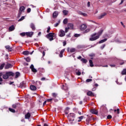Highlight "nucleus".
Instances as JSON below:
<instances>
[{
	"mask_svg": "<svg viewBox=\"0 0 126 126\" xmlns=\"http://www.w3.org/2000/svg\"><path fill=\"white\" fill-rule=\"evenodd\" d=\"M103 33V30H100L98 33H94L92 34L91 37L90 38V41H95L97 39H99L100 38V36H101V34Z\"/></svg>",
	"mask_w": 126,
	"mask_h": 126,
	"instance_id": "1",
	"label": "nucleus"
},
{
	"mask_svg": "<svg viewBox=\"0 0 126 126\" xmlns=\"http://www.w3.org/2000/svg\"><path fill=\"white\" fill-rule=\"evenodd\" d=\"M68 119L70 122V124L71 125H74V124H75V114L74 113H70L68 115Z\"/></svg>",
	"mask_w": 126,
	"mask_h": 126,
	"instance_id": "2",
	"label": "nucleus"
},
{
	"mask_svg": "<svg viewBox=\"0 0 126 126\" xmlns=\"http://www.w3.org/2000/svg\"><path fill=\"white\" fill-rule=\"evenodd\" d=\"M14 73L12 72H6L5 74H2L3 79H7L9 76H13Z\"/></svg>",
	"mask_w": 126,
	"mask_h": 126,
	"instance_id": "3",
	"label": "nucleus"
},
{
	"mask_svg": "<svg viewBox=\"0 0 126 126\" xmlns=\"http://www.w3.org/2000/svg\"><path fill=\"white\" fill-rule=\"evenodd\" d=\"M55 36V33L54 32H50L48 33L46 37L49 40V41H53L54 40V37Z\"/></svg>",
	"mask_w": 126,
	"mask_h": 126,
	"instance_id": "4",
	"label": "nucleus"
},
{
	"mask_svg": "<svg viewBox=\"0 0 126 126\" xmlns=\"http://www.w3.org/2000/svg\"><path fill=\"white\" fill-rule=\"evenodd\" d=\"M59 35L60 37H64V36H65L64 31H63V30H61L59 32Z\"/></svg>",
	"mask_w": 126,
	"mask_h": 126,
	"instance_id": "5",
	"label": "nucleus"
},
{
	"mask_svg": "<svg viewBox=\"0 0 126 126\" xmlns=\"http://www.w3.org/2000/svg\"><path fill=\"white\" fill-rule=\"evenodd\" d=\"M34 34V32H26V35L28 36V37H32V36H33V34Z\"/></svg>",
	"mask_w": 126,
	"mask_h": 126,
	"instance_id": "6",
	"label": "nucleus"
},
{
	"mask_svg": "<svg viewBox=\"0 0 126 126\" xmlns=\"http://www.w3.org/2000/svg\"><path fill=\"white\" fill-rule=\"evenodd\" d=\"M5 48L6 50H8V52H12V51H13V49H12V47H10L9 45L5 46Z\"/></svg>",
	"mask_w": 126,
	"mask_h": 126,
	"instance_id": "7",
	"label": "nucleus"
},
{
	"mask_svg": "<svg viewBox=\"0 0 126 126\" xmlns=\"http://www.w3.org/2000/svg\"><path fill=\"white\" fill-rule=\"evenodd\" d=\"M87 27V26L86 25L83 24L80 26V30H81L82 31H84L85 29H86Z\"/></svg>",
	"mask_w": 126,
	"mask_h": 126,
	"instance_id": "8",
	"label": "nucleus"
},
{
	"mask_svg": "<svg viewBox=\"0 0 126 126\" xmlns=\"http://www.w3.org/2000/svg\"><path fill=\"white\" fill-rule=\"evenodd\" d=\"M30 27L32 29V31H35V30H36V28L35 27V25L34 23H32L30 24Z\"/></svg>",
	"mask_w": 126,
	"mask_h": 126,
	"instance_id": "9",
	"label": "nucleus"
},
{
	"mask_svg": "<svg viewBox=\"0 0 126 126\" xmlns=\"http://www.w3.org/2000/svg\"><path fill=\"white\" fill-rule=\"evenodd\" d=\"M106 15H107V13H103L98 17V19H101V18H104V17L106 16Z\"/></svg>",
	"mask_w": 126,
	"mask_h": 126,
	"instance_id": "10",
	"label": "nucleus"
},
{
	"mask_svg": "<svg viewBox=\"0 0 126 126\" xmlns=\"http://www.w3.org/2000/svg\"><path fill=\"white\" fill-rule=\"evenodd\" d=\"M30 68H31L32 71V72H37V70L34 68V65L32 64L30 66Z\"/></svg>",
	"mask_w": 126,
	"mask_h": 126,
	"instance_id": "11",
	"label": "nucleus"
},
{
	"mask_svg": "<svg viewBox=\"0 0 126 126\" xmlns=\"http://www.w3.org/2000/svg\"><path fill=\"white\" fill-rule=\"evenodd\" d=\"M20 88H25V82L23 81L20 84Z\"/></svg>",
	"mask_w": 126,
	"mask_h": 126,
	"instance_id": "12",
	"label": "nucleus"
},
{
	"mask_svg": "<svg viewBox=\"0 0 126 126\" xmlns=\"http://www.w3.org/2000/svg\"><path fill=\"white\" fill-rule=\"evenodd\" d=\"M30 117H31V114L29 112H28L25 115V119H26L29 120V119H30Z\"/></svg>",
	"mask_w": 126,
	"mask_h": 126,
	"instance_id": "13",
	"label": "nucleus"
},
{
	"mask_svg": "<svg viewBox=\"0 0 126 126\" xmlns=\"http://www.w3.org/2000/svg\"><path fill=\"white\" fill-rule=\"evenodd\" d=\"M11 67H12V65L10 63H7L6 65L5 68V69H8V68H11Z\"/></svg>",
	"mask_w": 126,
	"mask_h": 126,
	"instance_id": "14",
	"label": "nucleus"
},
{
	"mask_svg": "<svg viewBox=\"0 0 126 126\" xmlns=\"http://www.w3.org/2000/svg\"><path fill=\"white\" fill-rule=\"evenodd\" d=\"M58 15H59V12H58V11H55L53 14V18H56V17H57Z\"/></svg>",
	"mask_w": 126,
	"mask_h": 126,
	"instance_id": "15",
	"label": "nucleus"
},
{
	"mask_svg": "<svg viewBox=\"0 0 126 126\" xmlns=\"http://www.w3.org/2000/svg\"><path fill=\"white\" fill-rule=\"evenodd\" d=\"M91 113H92V114H94V115H98V111L95 109L91 110Z\"/></svg>",
	"mask_w": 126,
	"mask_h": 126,
	"instance_id": "16",
	"label": "nucleus"
},
{
	"mask_svg": "<svg viewBox=\"0 0 126 126\" xmlns=\"http://www.w3.org/2000/svg\"><path fill=\"white\" fill-rule=\"evenodd\" d=\"M30 89L31 90H32V91H35V90H36L37 89V88H36V86H35L34 85H31L30 86Z\"/></svg>",
	"mask_w": 126,
	"mask_h": 126,
	"instance_id": "17",
	"label": "nucleus"
},
{
	"mask_svg": "<svg viewBox=\"0 0 126 126\" xmlns=\"http://www.w3.org/2000/svg\"><path fill=\"white\" fill-rule=\"evenodd\" d=\"M24 10H25V7H24V6H22L20 7V8H19L20 12L22 13V11H24Z\"/></svg>",
	"mask_w": 126,
	"mask_h": 126,
	"instance_id": "18",
	"label": "nucleus"
},
{
	"mask_svg": "<svg viewBox=\"0 0 126 126\" xmlns=\"http://www.w3.org/2000/svg\"><path fill=\"white\" fill-rule=\"evenodd\" d=\"M87 95L88 96H94V93H93L91 91H89L87 92Z\"/></svg>",
	"mask_w": 126,
	"mask_h": 126,
	"instance_id": "19",
	"label": "nucleus"
},
{
	"mask_svg": "<svg viewBox=\"0 0 126 126\" xmlns=\"http://www.w3.org/2000/svg\"><path fill=\"white\" fill-rule=\"evenodd\" d=\"M14 29H15V28H14V26L12 25L11 26H10L9 28V31H13V30H14Z\"/></svg>",
	"mask_w": 126,
	"mask_h": 126,
	"instance_id": "20",
	"label": "nucleus"
},
{
	"mask_svg": "<svg viewBox=\"0 0 126 126\" xmlns=\"http://www.w3.org/2000/svg\"><path fill=\"white\" fill-rule=\"evenodd\" d=\"M68 28L71 30L73 29V24H68Z\"/></svg>",
	"mask_w": 126,
	"mask_h": 126,
	"instance_id": "21",
	"label": "nucleus"
},
{
	"mask_svg": "<svg viewBox=\"0 0 126 126\" xmlns=\"http://www.w3.org/2000/svg\"><path fill=\"white\" fill-rule=\"evenodd\" d=\"M63 89L64 90H67L68 89V87L67 86V85H66V84L63 85Z\"/></svg>",
	"mask_w": 126,
	"mask_h": 126,
	"instance_id": "22",
	"label": "nucleus"
},
{
	"mask_svg": "<svg viewBox=\"0 0 126 126\" xmlns=\"http://www.w3.org/2000/svg\"><path fill=\"white\" fill-rule=\"evenodd\" d=\"M76 74H77V75H81V72L79 69H76Z\"/></svg>",
	"mask_w": 126,
	"mask_h": 126,
	"instance_id": "23",
	"label": "nucleus"
},
{
	"mask_svg": "<svg viewBox=\"0 0 126 126\" xmlns=\"http://www.w3.org/2000/svg\"><path fill=\"white\" fill-rule=\"evenodd\" d=\"M81 62H82L83 63H87V60L82 58L81 59Z\"/></svg>",
	"mask_w": 126,
	"mask_h": 126,
	"instance_id": "24",
	"label": "nucleus"
},
{
	"mask_svg": "<svg viewBox=\"0 0 126 126\" xmlns=\"http://www.w3.org/2000/svg\"><path fill=\"white\" fill-rule=\"evenodd\" d=\"M89 63H90V66L91 67H93L94 66V64H93V62L92 60H89Z\"/></svg>",
	"mask_w": 126,
	"mask_h": 126,
	"instance_id": "25",
	"label": "nucleus"
},
{
	"mask_svg": "<svg viewBox=\"0 0 126 126\" xmlns=\"http://www.w3.org/2000/svg\"><path fill=\"white\" fill-rule=\"evenodd\" d=\"M63 13L64 15H67V14H68V11H67V10H63Z\"/></svg>",
	"mask_w": 126,
	"mask_h": 126,
	"instance_id": "26",
	"label": "nucleus"
},
{
	"mask_svg": "<svg viewBox=\"0 0 126 126\" xmlns=\"http://www.w3.org/2000/svg\"><path fill=\"white\" fill-rule=\"evenodd\" d=\"M19 76H20V73H19V72H16L15 78H18V77H19Z\"/></svg>",
	"mask_w": 126,
	"mask_h": 126,
	"instance_id": "27",
	"label": "nucleus"
},
{
	"mask_svg": "<svg viewBox=\"0 0 126 126\" xmlns=\"http://www.w3.org/2000/svg\"><path fill=\"white\" fill-rule=\"evenodd\" d=\"M106 41H107V38L101 40L99 41V44H102V43H104V42H106Z\"/></svg>",
	"mask_w": 126,
	"mask_h": 126,
	"instance_id": "28",
	"label": "nucleus"
},
{
	"mask_svg": "<svg viewBox=\"0 0 126 126\" xmlns=\"http://www.w3.org/2000/svg\"><path fill=\"white\" fill-rule=\"evenodd\" d=\"M4 65H5V63H4L1 64L0 65V70H1V69H3V67H4Z\"/></svg>",
	"mask_w": 126,
	"mask_h": 126,
	"instance_id": "29",
	"label": "nucleus"
},
{
	"mask_svg": "<svg viewBox=\"0 0 126 126\" xmlns=\"http://www.w3.org/2000/svg\"><path fill=\"white\" fill-rule=\"evenodd\" d=\"M121 74H122V75H126V69H124L122 71Z\"/></svg>",
	"mask_w": 126,
	"mask_h": 126,
	"instance_id": "30",
	"label": "nucleus"
},
{
	"mask_svg": "<svg viewBox=\"0 0 126 126\" xmlns=\"http://www.w3.org/2000/svg\"><path fill=\"white\" fill-rule=\"evenodd\" d=\"M30 53L29 51H25L23 52V55H25V56H27V55H29Z\"/></svg>",
	"mask_w": 126,
	"mask_h": 126,
	"instance_id": "31",
	"label": "nucleus"
},
{
	"mask_svg": "<svg viewBox=\"0 0 126 126\" xmlns=\"http://www.w3.org/2000/svg\"><path fill=\"white\" fill-rule=\"evenodd\" d=\"M67 22H68L67 19H64L63 21V24H67Z\"/></svg>",
	"mask_w": 126,
	"mask_h": 126,
	"instance_id": "32",
	"label": "nucleus"
},
{
	"mask_svg": "<svg viewBox=\"0 0 126 126\" xmlns=\"http://www.w3.org/2000/svg\"><path fill=\"white\" fill-rule=\"evenodd\" d=\"M116 112H117V114L119 115V114H120V109L118 108L117 109H115L114 112L116 113Z\"/></svg>",
	"mask_w": 126,
	"mask_h": 126,
	"instance_id": "33",
	"label": "nucleus"
},
{
	"mask_svg": "<svg viewBox=\"0 0 126 126\" xmlns=\"http://www.w3.org/2000/svg\"><path fill=\"white\" fill-rule=\"evenodd\" d=\"M9 111H10V112H11L12 113H15V110L10 108H9Z\"/></svg>",
	"mask_w": 126,
	"mask_h": 126,
	"instance_id": "34",
	"label": "nucleus"
},
{
	"mask_svg": "<svg viewBox=\"0 0 126 126\" xmlns=\"http://www.w3.org/2000/svg\"><path fill=\"white\" fill-rule=\"evenodd\" d=\"M70 52L71 53H74V52H75V48H71L70 49Z\"/></svg>",
	"mask_w": 126,
	"mask_h": 126,
	"instance_id": "35",
	"label": "nucleus"
},
{
	"mask_svg": "<svg viewBox=\"0 0 126 126\" xmlns=\"http://www.w3.org/2000/svg\"><path fill=\"white\" fill-rule=\"evenodd\" d=\"M52 96L53 97H54V98H57L58 94L56 93H53L52 94Z\"/></svg>",
	"mask_w": 126,
	"mask_h": 126,
	"instance_id": "36",
	"label": "nucleus"
},
{
	"mask_svg": "<svg viewBox=\"0 0 126 126\" xmlns=\"http://www.w3.org/2000/svg\"><path fill=\"white\" fill-rule=\"evenodd\" d=\"M25 18L24 16H22L20 19H19L18 21H22V20H24V19Z\"/></svg>",
	"mask_w": 126,
	"mask_h": 126,
	"instance_id": "37",
	"label": "nucleus"
},
{
	"mask_svg": "<svg viewBox=\"0 0 126 126\" xmlns=\"http://www.w3.org/2000/svg\"><path fill=\"white\" fill-rule=\"evenodd\" d=\"M1 76H2V73H0V82H2V78H1Z\"/></svg>",
	"mask_w": 126,
	"mask_h": 126,
	"instance_id": "38",
	"label": "nucleus"
},
{
	"mask_svg": "<svg viewBox=\"0 0 126 126\" xmlns=\"http://www.w3.org/2000/svg\"><path fill=\"white\" fill-rule=\"evenodd\" d=\"M26 61L27 62V63H30V61H31V60L29 58H27L26 59Z\"/></svg>",
	"mask_w": 126,
	"mask_h": 126,
	"instance_id": "39",
	"label": "nucleus"
},
{
	"mask_svg": "<svg viewBox=\"0 0 126 126\" xmlns=\"http://www.w3.org/2000/svg\"><path fill=\"white\" fill-rule=\"evenodd\" d=\"M60 22L59 21L58 23H57L54 25V27H58V26H59V25H60Z\"/></svg>",
	"mask_w": 126,
	"mask_h": 126,
	"instance_id": "40",
	"label": "nucleus"
},
{
	"mask_svg": "<svg viewBox=\"0 0 126 126\" xmlns=\"http://www.w3.org/2000/svg\"><path fill=\"white\" fill-rule=\"evenodd\" d=\"M50 30H51V27H48L47 30V33H50Z\"/></svg>",
	"mask_w": 126,
	"mask_h": 126,
	"instance_id": "41",
	"label": "nucleus"
},
{
	"mask_svg": "<svg viewBox=\"0 0 126 126\" xmlns=\"http://www.w3.org/2000/svg\"><path fill=\"white\" fill-rule=\"evenodd\" d=\"M80 34L75 33L74 34V37H76V38H77L78 37H80Z\"/></svg>",
	"mask_w": 126,
	"mask_h": 126,
	"instance_id": "42",
	"label": "nucleus"
},
{
	"mask_svg": "<svg viewBox=\"0 0 126 126\" xmlns=\"http://www.w3.org/2000/svg\"><path fill=\"white\" fill-rule=\"evenodd\" d=\"M69 28L68 27V28H65V33H67V32H68V30H69Z\"/></svg>",
	"mask_w": 126,
	"mask_h": 126,
	"instance_id": "43",
	"label": "nucleus"
},
{
	"mask_svg": "<svg viewBox=\"0 0 126 126\" xmlns=\"http://www.w3.org/2000/svg\"><path fill=\"white\" fill-rule=\"evenodd\" d=\"M27 12L28 13H30V12H31V8H28L27 9Z\"/></svg>",
	"mask_w": 126,
	"mask_h": 126,
	"instance_id": "44",
	"label": "nucleus"
},
{
	"mask_svg": "<svg viewBox=\"0 0 126 126\" xmlns=\"http://www.w3.org/2000/svg\"><path fill=\"white\" fill-rule=\"evenodd\" d=\"M21 14H22V13L21 12H19L18 14V18H19V17L21 16Z\"/></svg>",
	"mask_w": 126,
	"mask_h": 126,
	"instance_id": "45",
	"label": "nucleus"
},
{
	"mask_svg": "<svg viewBox=\"0 0 126 126\" xmlns=\"http://www.w3.org/2000/svg\"><path fill=\"white\" fill-rule=\"evenodd\" d=\"M81 15H83V16L86 17L87 16V14L85 13H81Z\"/></svg>",
	"mask_w": 126,
	"mask_h": 126,
	"instance_id": "46",
	"label": "nucleus"
},
{
	"mask_svg": "<svg viewBox=\"0 0 126 126\" xmlns=\"http://www.w3.org/2000/svg\"><path fill=\"white\" fill-rule=\"evenodd\" d=\"M90 30L89 29H88L85 31L84 33H88V32H90Z\"/></svg>",
	"mask_w": 126,
	"mask_h": 126,
	"instance_id": "47",
	"label": "nucleus"
},
{
	"mask_svg": "<svg viewBox=\"0 0 126 126\" xmlns=\"http://www.w3.org/2000/svg\"><path fill=\"white\" fill-rule=\"evenodd\" d=\"M105 47H106V44H103L102 46H101L100 47V49L101 50H103V49H104V48H105Z\"/></svg>",
	"mask_w": 126,
	"mask_h": 126,
	"instance_id": "48",
	"label": "nucleus"
},
{
	"mask_svg": "<svg viewBox=\"0 0 126 126\" xmlns=\"http://www.w3.org/2000/svg\"><path fill=\"white\" fill-rule=\"evenodd\" d=\"M91 81H92V79H88L86 80V82H91Z\"/></svg>",
	"mask_w": 126,
	"mask_h": 126,
	"instance_id": "49",
	"label": "nucleus"
},
{
	"mask_svg": "<svg viewBox=\"0 0 126 126\" xmlns=\"http://www.w3.org/2000/svg\"><path fill=\"white\" fill-rule=\"evenodd\" d=\"M90 119H91L90 117L87 118V119L86 120L87 123H89V122H90Z\"/></svg>",
	"mask_w": 126,
	"mask_h": 126,
	"instance_id": "50",
	"label": "nucleus"
},
{
	"mask_svg": "<svg viewBox=\"0 0 126 126\" xmlns=\"http://www.w3.org/2000/svg\"><path fill=\"white\" fill-rule=\"evenodd\" d=\"M21 36H25L26 35V32H22L20 33Z\"/></svg>",
	"mask_w": 126,
	"mask_h": 126,
	"instance_id": "51",
	"label": "nucleus"
},
{
	"mask_svg": "<svg viewBox=\"0 0 126 126\" xmlns=\"http://www.w3.org/2000/svg\"><path fill=\"white\" fill-rule=\"evenodd\" d=\"M109 65L111 67H115V66H116V65H115V64H110Z\"/></svg>",
	"mask_w": 126,
	"mask_h": 126,
	"instance_id": "52",
	"label": "nucleus"
},
{
	"mask_svg": "<svg viewBox=\"0 0 126 126\" xmlns=\"http://www.w3.org/2000/svg\"><path fill=\"white\" fill-rule=\"evenodd\" d=\"M107 119H108V120H110V119H112V116L111 115H108L107 117Z\"/></svg>",
	"mask_w": 126,
	"mask_h": 126,
	"instance_id": "53",
	"label": "nucleus"
},
{
	"mask_svg": "<svg viewBox=\"0 0 126 126\" xmlns=\"http://www.w3.org/2000/svg\"><path fill=\"white\" fill-rule=\"evenodd\" d=\"M84 118V116H82L79 117L78 118V119H79V120H81H81H83V118Z\"/></svg>",
	"mask_w": 126,
	"mask_h": 126,
	"instance_id": "54",
	"label": "nucleus"
},
{
	"mask_svg": "<svg viewBox=\"0 0 126 126\" xmlns=\"http://www.w3.org/2000/svg\"><path fill=\"white\" fill-rule=\"evenodd\" d=\"M47 101V102H52V101H53V98L48 99Z\"/></svg>",
	"mask_w": 126,
	"mask_h": 126,
	"instance_id": "55",
	"label": "nucleus"
},
{
	"mask_svg": "<svg viewBox=\"0 0 126 126\" xmlns=\"http://www.w3.org/2000/svg\"><path fill=\"white\" fill-rule=\"evenodd\" d=\"M64 52V49H63L62 50H61V51L60 52L61 54H62V55L63 54Z\"/></svg>",
	"mask_w": 126,
	"mask_h": 126,
	"instance_id": "56",
	"label": "nucleus"
},
{
	"mask_svg": "<svg viewBox=\"0 0 126 126\" xmlns=\"http://www.w3.org/2000/svg\"><path fill=\"white\" fill-rule=\"evenodd\" d=\"M90 57H95V54L93 53L90 55Z\"/></svg>",
	"mask_w": 126,
	"mask_h": 126,
	"instance_id": "57",
	"label": "nucleus"
},
{
	"mask_svg": "<svg viewBox=\"0 0 126 126\" xmlns=\"http://www.w3.org/2000/svg\"><path fill=\"white\" fill-rule=\"evenodd\" d=\"M87 6L88 7H90V1L88 2V3H87Z\"/></svg>",
	"mask_w": 126,
	"mask_h": 126,
	"instance_id": "58",
	"label": "nucleus"
},
{
	"mask_svg": "<svg viewBox=\"0 0 126 126\" xmlns=\"http://www.w3.org/2000/svg\"><path fill=\"white\" fill-rule=\"evenodd\" d=\"M16 107H17V106H16V105H15V104H13V105H12V107H13L14 109H16Z\"/></svg>",
	"mask_w": 126,
	"mask_h": 126,
	"instance_id": "59",
	"label": "nucleus"
},
{
	"mask_svg": "<svg viewBox=\"0 0 126 126\" xmlns=\"http://www.w3.org/2000/svg\"><path fill=\"white\" fill-rule=\"evenodd\" d=\"M121 24L122 25V26H123V27H126V26H125V25H124V23H123V22H121Z\"/></svg>",
	"mask_w": 126,
	"mask_h": 126,
	"instance_id": "60",
	"label": "nucleus"
},
{
	"mask_svg": "<svg viewBox=\"0 0 126 126\" xmlns=\"http://www.w3.org/2000/svg\"><path fill=\"white\" fill-rule=\"evenodd\" d=\"M66 45V41L63 42V46H65Z\"/></svg>",
	"mask_w": 126,
	"mask_h": 126,
	"instance_id": "61",
	"label": "nucleus"
},
{
	"mask_svg": "<svg viewBox=\"0 0 126 126\" xmlns=\"http://www.w3.org/2000/svg\"><path fill=\"white\" fill-rule=\"evenodd\" d=\"M45 55H46V53L45 52V51H43L42 52V56H43V57H45Z\"/></svg>",
	"mask_w": 126,
	"mask_h": 126,
	"instance_id": "62",
	"label": "nucleus"
},
{
	"mask_svg": "<svg viewBox=\"0 0 126 126\" xmlns=\"http://www.w3.org/2000/svg\"><path fill=\"white\" fill-rule=\"evenodd\" d=\"M46 80V78L45 77H43L41 79V80H42V81H43L44 80Z\"/></svg>",
	"mask_w": 126,
	"mask_h": 126,
	"instance_id": "63",
	"label": "nucleus"
},
{
	"mask_svg": "<svg viewBox=\"0 0 126 126\" xmlns=\"http://www.w3.org/2000/svg\"><path fill=\"white\" fill-rule=\"evenodd\" d=\"M59 56L60 57V58H63V54H62V53H60V54H59Z\"/></svg>",
	"mask_w": 126,
	"mask_h": 126,
	"instance_id": "64",
	"label": "nucleus"
}]
</instances>
